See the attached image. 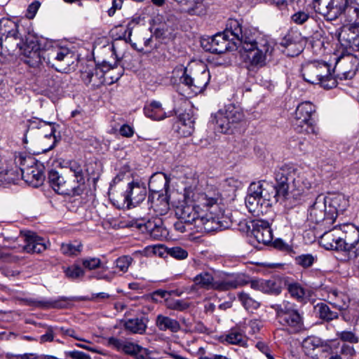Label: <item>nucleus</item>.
Listing matches in <instances>:
<instances>
[{
    "label": "nucleus",
    "mask_w": 359,
    "mask_h": 359,
    "mask_svg": "<svg viewBox=\"0 0 359 359\" xmlns=\"http://www.w3.org/2000/svg\"><path fill=\"white\" fill-rule=\"evenodd\" d=\"M231 41L236 47H241L243 60L252 67L262 68L271 60L274 51V43L266 36H254L247 29L243 30L241 22L229 19L223 33H218L201 45L206 51L222 54L232 49Z\"/></svg>",
    "instance_id": "f257e3e1"
},
{
    "label": "nucleus",
    "mask_w": 359,
    "mask_h": 359,
    "mask_svg": "<svg viewBox=\"0 0 359 359\" xmlns=\"http://www.w3.org/2000/svg\"><path fill=\"white\" fill-rule=\"evenodd\" d=\"M219 194L210 192L198 194L194 201L185 199L176 208L175 215L189 224L200 221L207 231L229 228L230 223L216 212Z\"/></svg>",
    "instance_id": "f03ea898"
},
{
    "label": "nucleus",
    "mask_w": 359,
    "mask_h": 359,
    "mask_svg": "<svg viewBox=\"0 0 359 359\" xmlns=\"http://www.w3.org/2000/svg\"><path fill=\"white\" fill-rule=\"evenodd\" d=\"M276 196L286 198L290 194L298 196L311 188L313 175L293 164H284L275 170Z\"/></svg>",
    "instance_id": "7ed1b4c3"
},
{
    "label": "nucleus",
    "mask_w": 359,
    "mask_h": 359,
    "mask_svg": "<svg viewBox=\"0 0 359 359\" xmlns=\"http://www.w3.org/2000/svg\"><path fill=\"white\" fill-rule=\"evenodd\" d=\"M210 80V74L202 62L176 67L172 71L171 81L180 82L177 90L185 97H191L203 93Z\"/></svg>",
    "instance_id": "20e7f679"
},
{
    "label": "nucleus",
    "mask_w": 359,
    "mask_h": 359,
    "mask_svg": "<svg viewBox=\"0 0 359 359\" xmlns=\"http://www.w3.org/2000/svg\"><path fill=\"white\" fill-rule=\"evenodd\" d=\"M190 287V292L198 289L226 292L244 286L248 282V278L243 273H229L221 272L214 276L208 271H202L195 276Z\"/></svg>",
    "instance_id": "39448f33"
},
{
    "label": "nucleus",
    "mask_w": 359,
    "mask_h": 359,
    "mask_svg": "<svg viewBox=\"0 0 359 359\" xmlns=\"http://www.w3.org/2000/svg\"><path fill=\"white\" fill-rule=\"evenodd\" d=\"M274 185L265 181L251 183L245 198L248 211L255 216L266 212L268 208L278 201Z\"/></svg>",
    "instance_id": "423d86ee"
},
{
    "label": "nucleus",
    "mask_w": 359,
    "mask_h": 359,
    "mask_svg": "<svg viewBox=\"0 0 359 359\" xmlns=\"http://www.w3.org/2000/svg\"><path fill=\"white\" fill-rule=\"evenodd\" d=\"M302 74L306 82L311 84H319L325 89H330L337 86L336 78L331 71V67L325 62H306L302 66Z\"/></svg>",
    "instance_id": "0eeeda50"
},
{
    "label": "nucleus",
    "mask_w": 359,
    "mask_h": 359,
    "mask_svg": "<svg viewBox=\"0 0 359 359\" xmlns=\"http://www.w3.org/2000/svg\"><path fill=\"white\" fill-rule=\"evenodd\" d=\"M276 311L278 322L288 327L294 332H299L304 329L303 313H300L297 306L287 301L271 306Z\"/></svg>",
    "instance_id": "6e6552de"
},
{
    "label": "nucleus",
    "mask_w": 359,
    "mask_h": 359,
    "mask_svg": "<svg viewBox=\"0 0 359 359\" xmlns=\"http://www.w3.org/2000/svg\"><path fill=\"white\" fill-rule=\"evenodd\" d=\"M42 57L48 65L57 72L67 70L74 63V55L67 48L55 46L46 50Z\"/></svg>",
    "instance_id": "1a4fd4ad"
},
{
    "label": "nucleus",
    "mask_w": 359,
    "mask_h": 359,
    "mask_svg": "<svg viewBox=\"0 0 359 359\" xmlns=\"http://www.w3.org/2000/svg\"><path fill=\"white\" fill-rule=\"evenodd\" d=\"M15 162L20 166H25L27 164V166L20 168L22 178L27 183L32 184L33 187H38L43 183L45 180V174L44 167L42 164L36 163L33 166V158L22 155L16 156Z\"/></svg>",
    "instance_id": "9d476101"
},
{
    "label": "nucleus",
    "mask_w": 359,
    "mask_h": 359,
    "mask_svg": "<svg viewBox=\"0 0 359 359\" xmlns=\"http://www.w3.org/2000/svg\"><path fill=\"white\" fill-rule=\"evenodd\" d=\"M316 107L310 102L299 104L294 113V125L300 133H317L315 121L312 118Z\"/></svg>",
    "instance_id": "9b49d317"
},
{
    "label": "nucleus",
    "mask_w": 359,
    "mask_h": 359,
    "mask_svg": "<svg viewBox=\"0 0 359 359\" xmlns=\"http://www.w3.org/2000/svg\"><path fill=\"white\" fill-rule=\"evenodd\" d=\"M117 67V61L111 65L104 61L99 67L93 65H86L81 69V79L86 85L92 83L98 86L105 81L104 74Z\"/></svg>",
    "instance_id": "f8f14e48"
},
{
    "label": "nucleus",
    "mask_w": 359,
    "mask_h": 359,
    "mask_svg": "<svg viewBox=\"0 0 359 359\" xmlns=\"http://www.w3.org/2000/svg\"><path fill=\"white\" fill-rule=\"evenodd\" d=\"M348 0H315L313 8L327 20L337 19L344 12Z\"/></svg>",
    "instance_id": "ddd939ff"
},
{
    "label": "nucleus",
    "mask_w": 359,
    "mask_h": 359,
    "mask_svg": "<svg viewBox=\"0 0 359 359\" xmlns=\"http://www.w3.org/2000/svg\"><path fill=\"white\" fill-rule=\"evenodd\" d=\"M358 66V60L351 55H347L337 60L332 74L336 79H351L355 76Z\"/></svg>",
    "instance_id": "4468645a"
},
{
    "label": "nucleus",
    "mask_w": 359,
    "mask_h": 359,
    "mask_svg": "<svg viewBox=\"0 0 359 359\" xmlns=\"http://www.w3.org/2000/svg\"><path fill=\"white\" fill-rule=\"evenodd\" d=\"M147 189L144 184L132 182L128 184L123 194V202L128 208L135 207L142 203L146 197Z\"/></svg>",
    "instance_id": "2eb2a0df"
},
{
    "label": "nucleus",
    "mask_w": 359,
    "mask_h": 359,
    "mask_svg": "<svg viewBox=\"0 0 359 359\" xmlns=\"http://www.w3.org/2000/svg\"><path fill=\"white\" fill-rule=\"evenodd\" d=\"M308 212V221L314 224H319L325 220L329 224L326 196L323 195L318 196Z\"/></svg>",
    "instance_id": "dca6fc26"
},
{
    "label": "nucleus",
    "mask_w": 359,
    "mask_h": 359,
    "mask_svg": "<svg viewBox=\"0 0 359 359\" xmlns=\"http://www.w3.org/2000/svg\"><path fill=\"white\" fill-rule=\"evenodd\" d=\"M131 226H135L139 230L149 234L151 238L156 240L165 238L168 233L160 218L148 220L144 224L135 222L134 224H131Z\"/></svg>",
    "instance_id": "f3484780"
},
{
    "label": "nucleus",
    "mask_w": 359,
    "mask_h": 359,
    "mask_svg": "<svg viewBox=\"0 0 359 359\" xmlns=\"http://www.w3.org/2000/svg\"><path fill=\"white\" fill-rule=\"evenodd\" d=\"M326 205L328 208L329 224L336 219L338 214L343 213L348 206V201L344 195L337 194L326 196Z\"/></svg>",
    "instance_id": "a211bd4d"
},
{
    "label": "nucleus",
    "mask_w": 359,
    "mask_h": 359,
    "mask_svg": "<svg viewBox=\"0 0 359 359\" xmlns=\"http://www.w3.org/2000/svg\"><path fill=\"white\" fill-rule=\"evenodd\" d=\"M244 274L248 278V282L245 285L250 283L251 288L266 294H278L281 292L280 283L275 279L250 280L249 276Z\"/></svg>",
    "instance_id": "6ab92c4d"
},
{
    "label": "nucleus",
    "mask_w": 359,
    "mask_h": 359,
    "mask_svg": "<svg viewBox=\"0 0 359 359\" xmlns=\"http://www.w3.org/2000/svg\"><path fill=\"white\" fill-rule=\"evenodd\" d=\"M252 233L258 243L269 244L273 240V232L266 221L257 220L252 223Z\"/></svg>",
    "instance_id": "aec40b11"
},
{
    "label": "nucleus",
    "mask_w": 359,
    "mask_h": 359,
    "mask_svg": "<svg viewBox=\"0 0 359 359\" xmlns=\"http://www.w3.org/2000/svg\"><path fill=\"white\" fill-rule=\"evenodd\" d=\"M68 177L60 175L55 170H50L48 172V182L52 189L57 194L65 195V193L71 189L67 184Z\"/></svg>",
    "instance_id": "412c9836"
},
{
    "label": "nucleus",
    "mask_w": 359,
    "mask_h": 359,
    "mask_svg": "<svg viewBox=\"0 0 359 359\" xmlns=\"http://www.w3.org/2000/svg\"><path fill=\"white\" fill-rule=\"evenodd\" d=\"M346 227L348 229L345 231L344 237L339 238L340 245L334 246L337 250L351 251L359 242V230L352 226Z\"/></svg>",
    "instance_id": "4be33fe9"
},
{
    "label": "nucleus",
    "mask_w": 359,
    "mask_h": 359,
    "mask_svg": "<svg viewBox=\"0 0 359 359\" xmlns=\"http://www.w3.org/2000/svg\"><path fill=\"white\" fill-rule=\"evenodd\" d=\"M27 244L24 247L25 251L29 253H41L46 250L45 239L38 236L34 233H29L26 236Z\"/></svg>",
    "instance_id": "5701e85b"
},
{
    "label": "nucleus",
    "mask_w": 359,
    "mask_h": 359,
    "mask_svg": "<svg viewBox=\"0 0 359 359\" xmlns=\"http://www.w3.org/2000/svg\"><path fill=\"white\" fill-rule=\"evenodd\" d=\"M147 318L142 316L140 318H133L123 321L124 329L131 334H144L147 327Z\"/></svg>",
    "instance_id": "b1692460"
},
{
    "label": "nucleus",
    "mask_w": 359,
    "mask_h": 359,
    "mask_svg": "<svg viewBox=\"0 0 359 359\" xmlns=\"http://www.w3.org/2000/svg\"><path fill=\"white\" fill-rule=\"evenodd\" d=\"M169 182L170 180L165 173L156 172L149 179V191L156 194L163 191H167Z\"/></svg>",
    "instance_id": "393cba45"
},
{
    "label": "nucleus",
    "mask_w": 359,
    "mask_h": 359,
    "mask_svg": "<svg viewBox=\"0 0 359 359\" xmlns=\"http://www.w3.org/2000/svg\"><path fill=\"white\" fill-rule=\"evenodd\" d=\"M155 325L159 330L163 332H177L181 329L179 321L163 314L157 315Z\"/></svg>",
    "instance_id": "a878e982"
},
{
    "label": "nucleus",
    "mask_w": 359,
    "mask_h": 359,
    "mask_svg": "<svg viewBox=\"0 0 359 359\" xmlns=\"http://www.w3.org/2000/svg\"><path fill=\"white\" fill-rule=\"evenodd\" d=\"M182 12L189 15H203L205 12V6L201 0H182L177 1Z\"/></svg>",
    "instance_id": "bb28decb"
},
{
    "label": "nucleus",
    "mask_w": 359,
    "mask_h": 359,
    "mask_svg": "<svg viewBox=\"0 0 359 359\" xmlns=\"http://www.w3.org/2000/svg\"><path fill=\"white\" fill-rule=\"evenodd\" d=\"M248 337L245 332L239 328H233L224 337V341L229 344L237 345L241 347L248 346Z\"/></svg>",
    "instance_id": "cd10ccee"
},
{
    "label": "nucleus",
    "mask_w": 359,
    "mask_h": 359,
    "mask_svg": "<svg viewBox=\"0 0 359 359\" xmlns=\"http://www.w3.org/2000/svg\"><path fill=\"white\" fill-rule=\"evenodd\" d=\"M144 112L147 117L155 121H160L170 116L167 115L161 104L157 101H153L145 105Z\"/></svg>",
    "instance_id": "c85d7f7f"
},
{
    "label": "nucleus",
    "mask_w": 359,
    "mask_h": 359,
    "mask_svg": "<svg viewBox=\"0 0 359 359\" xmlns=\"http://www.w3.org/2000/svg\"><path fill=\"white\" fill-rule=\"evenodd\" d=\"M212 122L215 124L217 130L220 133H226L233 128L231 123L225 114L224 109H219L212 117Z\"/></svg>",
    "instance_id": "c756f323"
},
{
    "label": "nucleus",
    "mask_w": 359,
    "mask_h": 359,
    "mask_svg": "<svg viewBox=\"0 0 359 359\" xmlns=\"http://www.w3.org/2000/svg\"><path fill=\"white\" fill-rule=\"evenodd\" d=\"M67 299L65 297H59L56 299L49 300H28L29 304L41 309H52V308H65L66 306Z\"/></svg>",
    "instance_id": "7c9ffc66"
},
{
    "label": "nucleus",
    "mask_w": 359,
    "mask_h": 359,
    "mask_svg": "<svg viewBox=\"0 0 359 359\" xmlns=\"http://www.w3.org/2000/svg\"><path fill=\"white\" fill-rule=\"evenodd\" d=\"M67 184L72 190L65 193V195L70 196L81 195L86 188L84 177H68Z\"/></svg>",
    "instance_id": "2f4dec72"
},
{
    "label": "nucleus",
    "mask_w": 359,
    "mask_h": 359,
    "mask_svg": "<svg viewBox=\"0 0 359 359\" xmlns=\"http://www.w3.org/2000/svg\"><path fill=\"white\" fill-rule=\"evenodd\" d=\"M343 14L350 25L359 23V0H348Z\"/></svg>",
    "instance_id": "473e14b6"
},
{
    "label": "nucleus",
    "mask_w": 359,
    "mask_h": 359,
    "mask_svg": "<svg viewBox=\"0 0 359 359\" xmlns=\"http://www.w3.org/2000/svg\"><path fill=\"white\" fill-rule=\"evenodd\" d=\"M327 302L334 308L339 311L345 310L348 307V302L345 295L339 293L337 290H330L327 294Z\"/></svg>",
    "instance_id": "72a5a7b5"
},
{
    "label": "nucleus",
    "mask_w": 359,
    "mask_h": 359,
    "mask_svg": "<svg viewBox=\"0 0 359 359\" xmlns=\"http://www.w3.org/2000/svg\"><path fill=\"white\" fill-rule=\"evenodd\" d=\"M122 352L136 359H146L147 355V349L128 341H126Z\"/></svg>",
    "instance_id": "f704fd0d"
},
{
    "label": "nucleus",
    "mask_w": 359,
    "mask_h": 359,
    "mask_svg": "<svg viewBox=\"0 0 359 359\" xmlns=\"http://www.w3.org/2000/svg\"><path fill=\"white\" fill-rule=\"evenodd\" d=\"M2 41L4 48L8 53L14 51L18 48H22L23 40L19 31L16 32L15 34H9L2 37Z\"/></svg>",
    "instance_id": "c9c22d12"
},
{
    "label": "nucleus",
    "mask_w": 359,
    "mask_h": 359,
    "mask_svg": "<svg viewBox=\"0 0 359 359\" xmlns=\"http://www.w3.org/2000/svg\"><path fill=\"white\" fill-rule=\"evenodd\" d=\"M224 109L233 128H236L239 123L243 121L244 114L239 107L233 104H229Z\"/></svg>",
    "instance_id": "e433bc0d"
},
{
    "label": "nucleus",
    "mask_w": 359,
    "mask_h": 359,
    "mask_svg": "<svg viewBox=\"0 0 359 359\" xmlns=\"http://www.w3.org/2000/svg\"><path fill=\"white\" fill-rule=\"evenodd\" d=\"M151 208L159 215H165L170 209V205L168 198L164 194H158L156 199H153L151 202Z\"/></svg>",
    "instance_id": "4c0bfd02"
},
{
    "label": "nucleus",
    "mask_w": 359,
    "mask_h": 359,
    "mask_svg": "<svg viewBox=\"0 0 359 359\" xmlns=\"http://www.w3.org/2000/svg\"><path fill=\"white\" fill-rule=\"evenodd\" d=\"M18 24L10 18H2L0 19V37L9 34H15L19 31Z\"/></svg>",
    "instance_id": "58836bf2"
},
{
    "label": "nucleus",
    "mask_w": 359,
    "mask_h": 359,
    "mask_svg": "<svg viewBox=\"0 0 359 359\" xmlns=\"http://www.w3.org/2000/svg\"><path fill=\"white\" fill-rule=\"evenodd\" d=\"M237 297L241 305L248 311H252L260 306V303L257 299L244 291L238 292Z\"/></svg>",
    "instance_id": "ea45409f"
},
{
    "label": "nucleus",
    "mask_w": 359,
    "mask_h": 359,
    "mask_svg": "<svg viewBox=\"0 0 359 359\" xmlns=\"http://www.w3.org/2000/svg\"><path fill=\"white\" fill-rule=\"evenodd\" d=\"M337 231L338 229L334 228L332 231L326 232L323 235L321 240L327 249L338 250L334 247L340 245L339 238H341V236H337L335 233Z\"/></svg>",
    "instance_id": "a19ab883"
},
{
    "label": "nucleus",
    "mask_w": 359,
    "mask_h": 359,
    "mask_svg": "<svg viewBox=\"0 0 359 359\" xmlns=\"http://www.w3.org/2000/svg\"><path fill=\"white\" fill-rule=\"evenodd\" d=\"M316 307L318 308L319 317L320 319L329 322L339 318L338 313L332 311L330 308L325 304H318Z\"/></svg>",
    "instance_id": "79ce46f5"
},
{
    "label": "nucleus",
    "mask_w": 359,
    "mask_h": 359,
    "mask_svg": "<svg viewBox=\"0 0 359 359\" xmlns=\"http://www.w3.org/2000/svg\"><path fill=\"white\" fill-rule=\"evenodd\" d=\"M82 247V244L80 243H62L60 247V250L63 255L76 256L81 252Z\"/></svg>",
    "instance_id": "37998d69"
},
{
    "label": "nucleus",
    "mask_w": 359,
    "mask_h": 359,
    "mask_svg": "<svg viewBox=\"0 0 359 359\" xmlns=\"http://www.w3.org/2000/svg\"><path fill=\"white\" fill-rule=\"evenodd\" d=\"M338 339L344 343H348L350 344H355L359 342V337L358 335L349 330H344L337 332L336 334Z\"/></svg>",
    "instance_id": "c03bdc74"
},
{
    "label": "nucleus",
    "mask_w": 359,
    "mask_h": 359,
    "mask_svg": "<svg viewBox=\"0 0 359 359\" xmlns=\"http://www.w3.org/2000/svg\"><path fill=\"white\" fill-rule=\"evenodd\" d=\"M66 276L70 279H77L84 276V270L78 264H73L65 269Z\"/></svg>",
    "instance_id": "a18cd8bd"
},
{
    "label": "nucleus",
    "mask_w": 359,
    "mask_h": 359,
    "mask_svg": "<svg viewBox=\"0 0 359 359\" xmlns=\"http://www.w3.org/2000/svg\"><path fill=\"white\" fill-rule=\"evenodd\" d=\"M287 290L292 297L298 300L303 299L305 295L304 289L296 283L289 284L287 285Z\"/></svg>",
    "instance_id": "49530a36"
},
{
    "label": "nucleus",
    "mask_w": 359,
    "mask_h": 359,
    "mask_svg": "<svg viewBox=\"0 0 359 359\" xmlns=\"http://www.w3.org/2000/svg\"><path fill=\"white\" fill-rule=\"evenodd\" d=\"M315 260L316 257L311 254L301 255L295 258L296 264L303 268H308L311 266L313 264Z\"/></svg>",
    "instance_id": "de8ad7c7"
},
{
    "label": "nucleus",
    "mask_w": 359,
    "mask_h": 359,
    "mask_svg": "<svg viewBox=\"0 0 359 359\" xmlns=\"http://www.w3.org/2000/svg\"><path fill=\"white\" fill-rule=\"evenodd\" d=\"M310 13L305 11H298L291 16V20L296 25H303L310 18Z\"/></svg>",
    "instance_id": "09e8293b"
},
{
    "label": "nucleus",
    "mask_w": 359,
    "mask_h": 359,
    "mask_svg": "<svg viewBox=\"0 0 359 359\" xmlns=\"http://www.w3.org/2000/svg\"><path fill=\"white\" fill-rule=\"evenodd\" d=\"M132 261L133 258L130 256L125 255L120 257L116 260V267L121 272H126Z\"/></svg>",
    "instance_id": "8fccbe9b"
},
{
    "label": "nucleus",
    "mask_w": 359,
    "mask_h": 359,
    "mask_svg": "<svg viewBox=\"0 0 359 359\" xmlns=\"http://www.w3.org/2000/svg\"><path fill=\"white\" fill-rule=\"evenodd\" d=\"M348 32L346 40L353 46L356 39L359 41V22L350 25Z\"/></svg>",
    "instance_id": "3c124183"
},
{
    "label": "nucleus",
    "mask_w": 359,
    "mask_h": 359,
    "mask_svg": "<svg viewBox=\"0 0 359 359\" xmlns=\"http://www.w3.org/2000/svg\"><path fill=\"white\" fill-rule=\"evenodd\" d=\"M83 267L88 270H94L101 265V260L98 257H87L81 260Z\"/></svg>",
    "instance_id": "603ef678"
},
{
    "label": "nucleus",
    "mask_w": 359,
    "mask_h": 359,
    "mask_svg": "<svg viewBox=\"0 0 359 359\" xmlns=\"http://www.w3.org/2000/svg\"><path fill=\"white\" fill-rule=\"evenodd\" d=\"M18 172H8L0 174V184H15L19 180Z\"/></svg>",
    "instance_id": "864d4df0"
},
{
    "label": "nucleus",
    "mask_w": 359,
    "mask_h": 359,
    "mask_svg": "<svg viewBox=\"0 0 359 359\" xmlns=\"http://www.w3.org/2000/svg\"><path fill=\"white\" fill-rule=\"evenodd\" d=\"M189 304L181 299H176L172 302H168L167 307L170 309L177 310V311H184L188 309Z\"/></svg>",
    "instance_id": "5fc2aeb1"
},
{
    "label": "nucleus",
    "mask_w": 359,
    "mask_h": 359,
    "mask_svg": "<svg viewBox=\"0 0 359 359\" xmlns=\"http://www.w3.org/2000/svg\"><path fill=\"white\" fill-rule=\"evenodd\" d=\"M168 254L177 259H184L188 256V252L180 247H173L169 249Z\"/></svg>",
    "instance_id": "6e6d98bb"
},
{
    "label": "nucleus",
    "mask_w": 359,
    "mask_h": 359,
    "mask_svg": "<svg viewBox=\"0 0 359 359\" xmlns=\"http://www.w3.org/2000/svg\"><path fill=\"white\" fill-rule=\"evenodd\" d=\"M125 343L126 340H123L114 337H109L107 339L108 346L118 351H123Z\"/></svg>",
    "instance_id": "4d7b16f0"
},
{
    "label": "nucleus",
    "mask_w": 359,
    "mask_h": 359,
    "mask_svg": "<svg viewBox=\"0 0 359 359\" xmlns=\"http://www.w3.org/2000/svg\"><path fill=\"white\" fill-rule=\"evenodd\" d=\"M69 170L72 172L71 177H84L83 168L76 162H72L69 164Z\"/></svg>",
    "instance_id": "13d9d810"
},
{
    "label": "nucleus",
    "mask_w": 359,
    "mask_h": 359,
    "mask_svg": "<svg viewBox=\"0 0 359 359\" xmlns=\"http://www.w3.org/2000/svg\"><path fill=\"white\" fill-rule=\"evenodd\" d=\"M180 121L182 123L183 126H187L190 129L188 133H191L194 128V121L191 117L189 116V114H186L181 115Z\"/></svg>",
    "instance_id": "bf43d9fd"
},
{
    "label": "nucleus",
    "mask_w": 359,
    "mask_h": 359,
    "mask_svg": "<svg viewBox=\"0 0 359 359\" xmlns=\"http://www.w3.org/2000/svg\"><path fill=\"white\" fill-rule=\"evenodd\" d=\"M123 0H111V6L107 11L109 16H113L117 10L122 8Z\"/></svg>",
    "instance_id": "052dcab7"
},
{
    "label": "nucleus",
    "mask_w": 359,
    "mask_h": 359,
    "mask_svg": "<svg viewBox=\"0 0 359 359\" xmlns=\"http://www.w3.org/2000/svg\"><path fill=\"white\" fill-rule=\"evenodd\" d=\"M54 339L53 328L50 326L48 327L46 332L40 337V343L53 341Z\"/></svg>",
    "instance_id": "680f3d73"
},
{
    "label": "nucleus",
    "mask_w": 359,
    "mask_h": 359,
    "mask_svg": "<svg viewBox=\"0 0 359 359\" xmlns=\"http://www.w3.org/2000/svg\"><path fill=\"white\" fill-rule=\"evenodd\" d=\"M134 132V128L128 124H123L119 129L121 135L126 137H131Z\"/></svg>",
    "instance_id": "e2e57ef3"
},
{
    "label": "nucleus",
    "mask_w": 359,
    "mask_h": 359,
    "mask_svg": "<svg viewBox=\"0 0 359 359\" xmlns=\"http://www.w3.org/2000/svg\"><path fill=\"white\" fill-rule=\"evenodd\" d=\"M66 355L72 359H90L89 355L79 351H69Z\"/></svg>",
    "instance_id": "0e129e2a"
},
{
    "label": "nucleus",
    "mask_w": 359,
    "mask_h": 359,
    "mask_svg": "<svg viewBox=\"0 0 359 359\" xmlns=\"http://www.w3.org/2000/svg\"><path fill=\"white\" fill-rule=\"evenodd\" d=\"M355 352L353 344L344 343L340 348V353L345 355L352 356L355 354Z\"/></svg>",
    "instance_id": "69168bd1"
},
{
    "label": "nucleus",
    "mask_w": 359,
    "mask_h": 359,
    "mask_svg": "<svg viewBox=\"0 0 359 359\" xmlns=\"http://www.w3.org/2000/svg\"><path fill=\"white\" fill-rule=\"evenodd\" d=\"M41 6V3L38 1H35L32 2L27 8V16L29 18H32L36 15V12L38 11L39 7Z\"/></svg>",
    "instance_id": "338daca9"
},
{
    "label": "nucleus",
    "mask_w": 359,
    "mask_h": 359,
    "mask_svg": "<svg viewBox=\"0 0 359 359\" xmlns=\"http://www.w3.org/2000/svg\"><path fill=\"white\" fill-rule=\"evenodd\" d=\"M256 348L261 351L262 353L266 355L267 358L273 357L270 353V350L267 344L263 341H257L255 344Z\"/></svg>",
    "instance_id": "774afa93"
}]
</instances>
